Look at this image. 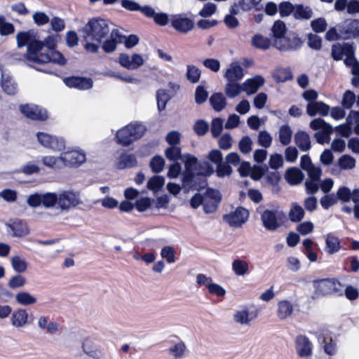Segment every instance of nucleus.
<instances>
[{
    "label": "nucleus",
    "mask_w": 359,
    "mask_h": 359,
    "mask_svg": "<svg viewBox=\"0 0 359 359\" xmlns=\"http://www.w3.org/2000/svg\"><path fill=\"white\" fill-rule=\"evenodd\" d=\"M57 35L48 36L43 41L36 40L33 32H20L16 36L18 47L27 45V59L36 63H66L63 55L55 49Z\"/></svg>",
    "instance_id": "obj_1"
},
{
    "label": "nucleus",
    "mask_w": 359,
    "mask_h": 359,
    "mask_svg": "<svg viewBox=\"0 0 359 359\" xmlns=\"http://www.w3.org/2000/svg\"><path fill=\"white\" fill-rule=\"evenodd\" d=\"M182 161L184 163L185 166V171L182 177L184 188L189 190L205 187L206 182L204 177L212 174L214 168L205 163V165L207 168L205 170L196 172L198 165V160L196 157L190 154H184Z\"/></svg>",
    "instance_id": "obj_2"
},
{
    "label": "nucleus",
    "mask_w": 359,
    "mask_h": 359,
    "mask_svg": "<svg viewBox=\"0 0 359 359\" xmlns=\"http://www.w3.org/2000/svg\"><path fill=\"white\" fill-rule=\"evenodd\" d=\"M109 32L110 26L107 20L91 19L82 29L85 49L90 53H96L99 49V45L92 41L100 42Z\"/></svg>",
    "instance_id": "obj_3"
},
{
    "label": "nucleus",
    "mask_w": 359,
    "mask_h": 359,
    "mask_svg": "<svg viewBox=\"0 0 359 359\" xmlns=\"http://www.w3.org/2000/svg\"><path fill=\"white\" fill-rule=\"evenodd\" d=\"M51 208L57 207L62 211H67L82 203L79 193L69 190L59 193L51 192Z\"/></svg>",
    "instance_id": "obj_4"
},
{
    "label": "nucleus",
    "mask_w": 359,
    "mask_h": 359,
    "mask_svg": "<svg viewBox=\"0 0 359 359\" xmlns=\"http://www.w3.org/2000/svg\"><path fill=\"white\" fill-rule=\"evenodd\" d=\"M143 124L130 123L116 132V137L118 142L123 146H128L134 141L141 138L145 132Z\"/></svg>",
    "instance_id": "obj_5"
},
{
    "label": "nucleus",
    "mask_w": 359,
    "mask_h": 359,
    "mask_svg": "<svg viewBox=\"0 0 359 359\" xmlns=\"http://www.w3.org/2000/svg\"><path fill=\"white\" fill-rule=\"evenodd\" d=\"M284 214L278 209H266L261 215L263 226L269 231H276L280 226Z\"/></svg>",
    "instance_id": "obj_6"
},
{
    "label": "nucleus",
    "mask_w": 359,
    "mask_h": 359,
    "mask_svg": "<svg viewBox=\"0 0 359 359\" xmlns=\"http://www.w3.org/2000/svg\"><path fill=\"white\" fill-rule=\"evenodd\" d=\"M302 41L294 33H287L273 41L274 46L283 51L294 50L301 47Z\"/></svg>",
    "instance_id": "obj_7"
},
{
    "label": "nucleus",
    "mask_w": 359,
    "mask_h": 359,
    "mask_svg": "<svg viewBox=\"0 0 359 359\" xmlns=\"http://www.w3.org/2000/svg\"><path fill=\"white\" fill-rule=\"evenodd\" d=\"M36 137L39 144L54 151H60L65 147L62 138L43 132L37 133Z\"/></svg>",
    "instance_id": "obj_8"
},
{
    "label": "nucleus",
    "mask_w": 359,
    "mask_h": 359,
    "mask_svg": "<svg viewBox=\"0 0 359 359\" xmlns=\"http://www.w3.org/2000/svg\"><path fill=\"white\" fill-rule=\"evenodd\" d=\"M258 311L250 309L245 306L234 312L233 320L234 323L241 326L249 327L255 321L258 317Z\"/></svg>",
    "instance_id": "obj_9"
},
{
    "label": "nucleus",
    "mask_w": 359,
    "mask_h": 359,
    "mask_svg": "<svg viewBox=\"0 0 359 359\" xmlns=\"http://www.w3.org/2000/svg\"><path fill=\"white\" fill-rule=\"evenodd\" d=\"M249 217V212L245 208L239 207L234 211L223 216V219L230 226L238 228L241 227L247 221Z\"/></svg>",
    "instance_id": "obj_10"
},
{
    "label": "nucleus",
    "mask_w": 359,
    "mask_h": 359,
    "mask_svg": "<svg viewBox=\"0 0 359 359\" xmlns=\"http://www.w3.org/2000/svg\"><path fill=\"white\" fill-rule=\"evenodd\" d=\"M63 165L78 166L83 163L86 160V154L81 149L68 150L62 153Z\"/></svg>",
    "instance_id": "obj_11"
},
{
    "label": "nucleus",
    "mask_w": 359,
    "mask_h": 359,
    "mask_svg": "<svg viewBox=\"0 0 359 359\" xmlns=\"http://www.w3.org/2000/svg\"><path fill=\"white\" fill-rule=\"evenodd\" d=\"M301 167L308 173L309 178L305 182V187L307 194L314 193V165L311 158L304 155L301 158Z\"/></svg>",
    "instance_id": "obj_12"
},
{
    "label": "nucleus",
    "mask_w": 359,
    "mask_h": 359,
    "mask_svg": "<svg viewBox=\"0 0 359 359\" xmlns=\"http://www.w3.org/2000/svg\"><path fill=\"white\" fill-rule=\"evenodd\" d=\"M295 350L297 355L302 358L311 357L313 352L312 342L304 335H299L294 341Z\"/></svg>",
    "instance_id": "obj_13"
},
{
    "label": "nucleus",
    "mask_w": 359,
    "mask_h": 359,
    "mask_svg": "<svg viewBox=\"0 0 359 359\" xmlns=\"http://www.w3.org/2000/svg\"><path fill=\"white\" fill-rule=\"evenodd\" d=\"M20 111L26 117L33 120L43 121L48 117L46 110L35 104H22L20 106Z\"/></svg>",
    "instance_id": "obj_14"
},
{
    "label": "nucleus",
    "mask_w": 359,
    "mask_h": 359,
    "mask_svg": "<svg viewBox=\"0 0 359 359\" xmlns=\"http://www.w3.org/2000/svg\"><path fill=\"white\" fill-rule=\"evenodd\" d=\"M295 311L294 304L287 299H281L278 302L276 306V316L280 320H285L291 318Z\"/></svg>",
    "instance_id": "obj_15"
},
{
    "label": "nucleus",
    "mask_w": 359,
    "mask_h": 359,
    "mask_svg": "<svg viewBox=\"0 0 359 359\" xmlns=\"http://www.w3.org/2000/svg\"><path fill=\"white\" fill-rule=\"evenodd\" d=\"M119 64L127 69H136L143 65L144 60L140 54L135 53L132 56L121 53L118 57Z\"/></svg>",
    "instance_id": "obj_16"
},
{
    "label": "nucleus",
    "mask_w": 359,
    "mask_h": 359,
    "mask_svg": "<svg viewBox=\"0 0 359 359\" xmlns=\"http://www.w3.org/2000/svg\"><path fill=\"white\" fill-rule=\"evenodd\" d=\"M318 293L321 295L336 294L340 290V283L334 279H325L316 282Z\"/></svg>",
    "instance_id": "obj_17"
},
{
    "label": "nucleus",
    "mask_w": 359,
    "mask_h": 359,
    "mask_svg": "<svg viewBox=\"0 0 359 359\" xmlns=\"http://www.w3.org/2000/svg\"><path fill=\"white\" fill-rule=\"evenodd\" d=\"M172 26L179 32L187 33L194 27L192 20L189 19L185 14L173 15L171 18Z\"/></svg>",
    "instance_id": "obj_18"
},
{
    "label": "nucleus",
    "mask_w": 359,
    "mask_h": 359,
    "mask_svg": "<svg viewBox=\"0 0 359 359\" xmlns=\"http://www.w3.org/2000/svg\"><path fill=\"white\" fill-rule=\"evenodd\" d=\"M10 322L11 325L20 329L25 327L29 324V313L24 308H18L11 314Z\"/></svg>",
    "instance_id": "obj_19"
},
{
    "label": "nucleus",
    "mask_w": 359,
    "mask_h": 359,
    "mask_svg": "<svg viewBox=\"0 0 359 359\" xmlns=\"http://www.w3.org/2000/svg\"><path fill=\"white\" fill-rule=\"evenodd\" d=\"M316 137L318 142L320 144H325L329 142L330 135L332 133V129L330 125L327 124L322 119H316Z\"/></svg>",
    "instance_id": "obj_20"
},
{
    "label": "nucleus",
    "mask_w": 359,
    "mask_h": 359,
    "mask_svg": "<svg viewBox=\"0 0 359 359\" xmlns=\"http://www.w3.org/2000/svg\"><path fill=\"white\" fill-rule=\"evenodd\" d=\"M332 54L335 60L348 59L353 56V48L351 44L346 43L334 44Z\"/></svg>",
    "instance_id": "obj_21"
},
{
    "label": "nucleus",
    "mask_w": 359,
    "mask_h": 359,
    "mask_svg": "<svg viewBox=\"0 0 359 359\" xmlns=\"http://www.w3.org/2000/svg\"><path fill=\"white\" fill-rule=\"evenodd\" d=\"M359 120V112L356 111H351L345 123L339 125L336 128V130L338 133L343 137H347L352 133V126L354 122H357Z\"/></svg>",
    "instance_id": "obj_22"
},
{
    "label": "nucleus",
    "mask_w": 359,
    "mask_h": 359,
    "mask_svg": "<svg viewBox=\"0 0 359 359\" xmlns=\"http://www.w3.org/2000/svg\"><path fill=\"white\" fill-rule=\"evenodd\" d=\"M51 192L46 193L44 194H32L27 198V203L33 208H36L42 205L46 208H51Z\"/></svg>",
    "instance_id": "obj_23"
},
{
    "label": "nucleus",
    "mask_w": 359,
    "mask_h": 359,
    "mask_svg": "<svg viewBox=\"0 0 359 359\" xmlns=\"http://www.w3.org/2000/svg\"><path fill=\"white\" fill-rule=\"evenodd\" d=\"M65 83L70 87L75 88L79 90H85L90 89L93 86L91 79L83 77H70L64 79Z\"/></svg>",
    "instance_id": "obj_24"
},
{
    "label": "nucleus",
    "mask_w": 359,
    "mask_h": 359,
    "mask_svg": "<svg viewBox=\"0 0 359 359\" xmlns=\"http://www.w3.org/2000/svg\"><path fill=\"white\" fill-rule=\"evenodd\" d=\"M0 84L3 91L7 95H13L18 90V84L12 76L8 73L4 72V71L1 74Z\"/></svg>",
    "instance_id": "obj_25"
},
{
    "label": "nucleus",
    "mask_w": 359,
    "mask_h": 359,
    "mask_svg": "<svg viewBox=\"0 0 359 359\" xmlns=\"http://www.w3.org/2000/svg\"><path fill=\"white\" fill-rule=\"evenodd\" d=\"M83 351L89 357L93 359H100L103 352L95 341L90 339H86L82 343Z\"/></svg>",
    "instance_id": "obj_26"
},
{
    "label": "nucleus",
    "mask_w": 359,
    "mask_h": 359,
    "mask_svg": "<svg viewBox=\"0 0 359 359\" xmlns=\"http://www.w3.org/2000/svg\"><path fill=\"white\" fill-rule=\"evenodd\" d=\"M244 76L243 69L238 62H232L226 69L224 78L227 81H238Z\"/></svg>",
    "instance_id": "obj_27"
},
{
    "label": "nucleus",
    "mask_w": 359,
    "mask_h": 359,
    "mask_svg": "<svg viewBox=\"0 0 359 359\" xmlns=\"http://www.w3.org/2000/svg\"><path fill=\"white\" fill-rule=\"evenodd\" d=\"M264 84V79L261 76H255L245 80L243 83V91L247 95L255 93Z\"/></svg>",
    "instance_id": "obj_28"
},
{
    "label": "nucleus",
    "mask_w": 359,
    "mask_h": 359,
    "mask_svg": "<svg viewBox=\"0 0 359 359\" xmlns=\"http://www.w3.org/2000/svg\"><path fill=\"white\" fill-rule=\"evenodd\" d=\"M37 326L50 334H56L60 330V325L55 321L50 320L47 316H40L37 319Z\"/></svg>",
    "instance_id": "obj_29"
},
{
    "label": "nucleus",
    "mask_w": 359,
    "mask_h": 359,
    "mask_svg": "<svg viewBox=\"0 0 359 359\" xmlns=\"http://www.w3.org/2000/svg\"><path fill=\"white\" fill-rule=\"evenodd\" d=\"M123 36L118 31L113 30L111 32L110 39L106 40L102 46L103 50L107 53H111L116 50L118 43L123 42Z\"/></svg>",
    "instance_id": "obj_30"
},
{
    "label": "nucleus",
    "mask_w": 359,
    "mask_h": 359,
    "mask_svg": "<svg viewBox=\"0 0 359 359\" xmlns=\"http://www.w3.org/2000/svg\"><path fill=\"white\" fill-rule=\"evenodd\" d=\"M15 300L17 304L22 306H32L37 302V298L34 295L24 290L16 293Z\"/></svg>",
    "instance_id": "obj_31"
},
{
    "label": "nucleus",
    "mask_w": 359,
    "mask_h": 359,
    "mask_svg": "<svg viewBox=\"0 0 359 359\" xmlns=\"http://www.w3.org/2000/svg\"><path fill=\"white\" fill-rule=\"evenodd\" d=\"M319 341L325 353L332 355L337 353V343L329 334L322 335Z\"/></svg>",
    "instance_id": "obj_32"
},
{
    "label": "nucleus",
    "mask_w": 359,
    "mask_h": 359,
    "mask_svg": "<svg viewBox=\"0 0 359 359\" xmlns=\"http://www.w3.org/2000/svg\"><path fill=\"white\" fill-rule=\"evenodd\" d=\"M8 226L12 231V236L15 237H22L29 232L27 224L21 220L13 221Z\"/></svg>",
    "instance_id": "obj_33"
},
{
    "label": "nucleus",
    "mask_w": 359,
    "mask_h": 359,
    "mask_svg": "<svg viewBox=\"0 0 359 359\" xmlns=\"http://www.w3.org/2000/svg\"><path fill=\"white\" fill-rule=\"evenodd\" d=\"M320 170L316 168V191L318 189L323 193H328L334 186V181L331 178L319 179L317 177Z\"/></svg>",
    "instance_id": "obj_34"
},
{
    "label": "nucleus",
    "mask_w": 359,
    "mask_h": 359,
    "mask_svg": "<svg viewBox=\"0 0 359 359\" xmlns=\"http://www.w3.org/2000/svg\"><path fill=\"white\" fill-rule=\"evenodd\" d=\"M243 91V84L237 81H227L224 87V92L229 98H234L238 96Z\"/></svg>",
    "instance_id": "obj_35"
},
{
    "label": "nucleus",
    "mask_w": 359,
    "mask_h": 359,
    "mask_svg": "<svg viewBox=\"0 0 359 359\" xmlns=\"http://www.w3.org/2000/svg\"><path fill=\"white\" fill-rule=\"evenodd\" d=\"M41 162L46 167L51 169H60L64 167L62 154L60 156H44L41 157Z\"/></svg>",
    "instance_id": "obj_36"
},
{
    "label": "nucleus",
    "mask_w": 359,
    "mask_h": 359,
    "mask_svg": "<svg viewBox=\"0 0 359 359\" xmlns=\"http://www.w3.org/2000/svg\"><path fill=\"white\" fill-rule=\"evenodd\" d=\"M285 177L290 184L297 185L302 181L304 175L299 169L291 168L286 171Z\"/></svg>",
    "instance_id": "obj_37"
},
{
    "label": "nucleus",
    "mask_w": 359,
    "mask_h": 359,
    "mask_svg": "<svg viewBox=\"0 0 359 359\" xmlns=\"http://www.w3.org/2000/svg\"><path fill=\"white\" fill-rule=\"evenodd\" d=\"M136 163L137 161L134 155L122 154L117 160L116 167L121 170L133 167Z\"/></svg>",
    "instance_id": "obj_38"
},
{
    "label": "nucleus",
    "mask_w": 359,
    "mask_h": 359,
    "mask_svg": "<svg viewBox=\"0 0 359 359\" xmlns=\"http://www.w3.org/2000/svg\"><path fill=\"white\" fill-rule=\"evenodd\" d=\"M294 140L302 151H307L311 148V141L309 135L304 131H299L294 135Z\"/></svg>",
    "instance_id": "obj_39"
},
{
    "label": "nucleus",
    "mask_w": 359,
    "mask_h": 359,
    "mask_svg": "<svg viewBox=\"0 0 359 359\" xmlns=\"http://www.w3.org/2000/svg\"><path fill=\"white\" fill-rule=\"evenodd\" d=\"M304 210L297 203H292L288 213L289 219L292 222H298L303 219Z\"/></svg>",
    "instance_id": "obj_40"
},
{
    "label": "nucleus",
    "mask_w": 359,
    "mask_h": 359,
    "mask_svg": "<svg viewBox=\"0 0 359 359\" xmlns=\"http://www.w3.org/2000/svg\"><path fill=\"white\" fill-rule=\"evenodd\" d=\"M340 249V241L337 237L329 234L325 238V250L327 253L332 255L337 252Z\"/></svg>",
    "instance_id": "obj_41"
},
{
    "label": "nucleus",
    "mask_w": 359,
    "mask_h": 359,
    "mask_svg": "<svg viewBox=\"0 0 359 359\" xmlns=\"http://www.w3.org/2000/svg\"><path fill=\"white\" fill-rule=\"evenodd\" d=\"M11 264L13 269L18 273H25L27 270L28 264L27 261L19 255L13 256L11 258Z\"/></svg>",
    "instance_id": "obj_42"
},
{
    "label": "nucleus",
    "mask_w": 359,
    "mask_h": 359,
    "mask_svg": "<svg viewBox=\"0 0 359 359\" xmlns=\"http://www.w3.org/2000/svg\"><path fill=\"white\" fill-rule=\"evenodd\" d=\"M252 45L259 49L266 50L268 49L271 44V40L260 34H255L251 41Z\"/></svg>",
    "instance_id": "obj_43"
},
{
    "label": "nucleus",
    "mask_w": 359,
    "mask_h": 359,
    "mask_svg": "<svg viewBox=\"0 0 359 359\" xmlns=\"http://www.w3.org/2000/svg\"><path fill=\"white\" fill-rule=\"evenodd\" d=\"M292 130L289 125L285 124L280 127L278 131L279 141L283 145H287L292 140Z\"/></svg>",
    "instance_id": "obj_44"
},
{
    "label": "nucleus",
    "mask_w": 359,
    "mask_h": 359,
    "mask_svg": "<svg viewBox=\"0 0 359 359\" xmlns=\"http://www.w3.org/2000/svg\"><path fill=\"white\" fill-rule=\"evenodd\" d=\"M232 269L236 275L243 276L248 273L249 265L245 261L238 259L232 262Z\"/></svg>",
    "instance_id": "obj_45"
},
{
    "label": "nucleus",
    "mask_w": 359,
    "mask_h": 359,
    "mask_svg": "<svg viewBox=\"0 0 359 359\" xmlns=\"http://www.w3.org/2000/svg\"><path fill=\"white\" fill-rule=\"evenodd\" d=\"M273 78L278 82H285L288 80H291L292 78V74L290 68L281 67L276 69L273 72Z\"/></svg>",
    "instance_id": "obj_46"
},
{
    "label": "nucleus",
    "mask_w": 359,
    "mask_h": 359,
    "mask_svg": "<svg viewBox=\"0 0 359 359\" xmlns=\"http://www.w3.org/2000/svg\"><path fill=\"white\" fill-rule=\"evenodd\" d=\"M210 102L213 109L217 111H220L226 107V99L222 93H215L210 98Z\"/></svg>",
    "instance_id": "obj_47"
},
{
    "label": "nucleus",
    "mask_w": 359,
    "mask_h": 359,
    "mask_svg": "<svg viewBox=\"0 0 359 359\" xmlns=\"http://www.w3.org/2000/svg\"><path fill=\"white\" fill-rule=\"evenodd\" d=\"M165 183V179L162 176L155 175L149 179L147 182V188L154 193L158 192Z\"/></svg>",
    "instance_id": "obj_48"
},
{
    "label": "nucleus",
    "mask_w": 359,
    "mask_h": 359,
    "mask_svg": "<svg viewBox=\"0 0 359 359\" xmlns=\"http://www.w3.org/2000/svg\"><path fill=\"white\" fill-rule=\"evenodd\" d=\"M313 14L311 8L308 6H304L302 5H297L295 6L294 11V17L296 19H309L311 18Z\"/></svg>",
    "instance_id": "obj_49"
},
{
    "label": "nucleus",
    "mask_w": 359,
    "mask_h": 359,
    "mask_svg": "<svg viewBox=\"0 0 359 359\" xmlns=\"http://www.w3.org/2000/svg\"><path fill=\"white\" fill-rule=\"evenodd\" d=\"M338 164L341 170H352L355 167V159L349 155H343L338 160Z\"/></svg>",
    "instance_id": "obj_50"
},
{
    "label": "nucleus",
    "mask_w": 359,
    "mask_h": 359,
    "mask_svg": "<svg viewBox=\"0 0 359 359\" xmlns=\"http://www.w3.org/2000/svg\"><path fill=\"white\" fill-rule=\"evenodd\" d=\"M186 351V345L184 342L180 341L172 346L169 348L170 354L174 357L175 359H181L184 357Z\"/></svg>",
    "instance_id": "obj_51"
},
{
    "label": "nucleus",
    "mask_w": 359,
    "mask_h": 359,
    "mask_svg": "<svg viewBox=\"0 0 359 359\" xmlns=\"http://www.w3.org/2000/svg\"><path fill=\"white\" fill-rule=\"evenodd\" d=\"M352 191L346 186L339 187L336 192L337 200L343 203H347L351 200Z\"/></svg>",
    "instance_id": "obj_52"
},
{
    "label": "nucleus",
    "mask_w": 359,
    "mask_h": 359,
    "mask_svg": "<svg viewBox=\"0 0 359 359\" xmlns=\"http://www.w3.org/2000/svg\"><path fill=\"white\" fill-rule=\"evenodd\" d=\"M157 105L159 111L165 108L166 104L170 100V96L166 90L160 89L156 93Z\"/></svg>",
    "instance_id": "obj_53"
},
{
    "label": "nucleus",
    "mask_w": 359,
    "mask_h": 359,
    "mask_svg": "<svg viewBox=\"0 0 359 359\" xmlns=\"http://www.w3.org/2000/svg\"><path fill=\"white\" fill-rule=\"evenodd\" d=\"M303 97L308 102L307 104V114L313 116H314V90H306L303 93Z\"/></svg>",
    "instance_id": "obj_54"
},
{
    "label": "nucleus",
    "mask_w": 359,
    "mask_h": 359,
    "mask_svg": "<svg viewBox=\"0 0 359 359\" xmlns=\"http://www.w3.org/2000/svg\"><path fill=\"white\" fill-rule=\"evenodd\" d=\"M166 158L170 161H177L181 159L183 156L181 155V149L178 146H170L165 151Z\"/></svg>",
    "instance_id": "obj_55"
},
{
    "label": "nucleus",
    "mask_w": 359,
    "mask_h": 359,
    "mask_svg": "<svg viewBox=\"0 0 359 359\" xmlns=\"http://www.w3.org/2000/svg\"><path fill=\"white\" fill-rule=\"evenodd\" d=\"M200 76L201 71L197 67L191 65H187V78L189 81L191 83H197Z\"/></svg>",
    "instance_id": "obj_56"
},
{
    "label": "nucleus",
    "mask_w": 359,
    "mask_h": 359,
    "mask_svg": "<svg viewBox=\"0 0 359 359\" xmlns=\"http://www.w3.org/2000/svg\"><path fill=\"white\" fill-rule=\"evenodd\" d=\"M25 284V278L20 274L13 276L9 279L8 282V286L11 289L20 288L22 287Z\"/></svg>",
    "instance_id": "obj_57"
},
{
    "label": "nucleus",
    "mask_w": 359,
    "mask_h": 359,
    "mask_svg": "<svg viewBox=\"0 0 359 359\" xmlns=\"http://www.w3.org/2000/svg\"><path fill=\"white\" fill-rule=\"evenodd\" d=\"M175 251L171 246H165L161 251V256L165 259L168 264H172L175 262Z\"/></svg>",
    "instance_id": "obj_58"
},
{
    "label": "nucleus",
    "mask_w": 359,
    "mask_h": 359,
    "mask_svg": "<svg viewBox=\"0 0 359 359\" xmlns=\"http://www.w3.org/2000/svg\"><path fill=\"white\" fill-rule=\"evenodd\" d=\"M273 41L278 37L286 34V27L284 22L278 20L276 21L272 27Z\"/></svg>",
    "instance_id": "obj_59"
},
{
    "label": "nucleus",
    "mask_w": 359,
    "mask_h": 359,
    "mask_svg": "<svg viewBox=\"0 0 359 359\" xmlns=\"http://www.w3.org/2000/svg\"><path fill=\"white\" fill-rule=\"evenodd\" d=\"M273 138L271 135L266 130H262L259 133L258 142L259 145L264 148H269L272 143Z\"/></svg>",
    "instance_id": "obj_60"
},
{
    "label": "nucleus",
    "mask_w": 359,
    "mask_h": 359,
    "mask_svg": "<svg viewBox=\"0 0 359 359\" xmlns=\"http://www.w3.org/2000/svg\"><path fill=\"white\" fill-rule=\"evenodd\" d=\"M240 151L243 154H248L252 149V140L248 136L243 137L238 144Z\"/></svg>",
    "instance_id": "obj_61"
},
{
    "label": "nucleus",
    "mask_w": 359,
    "mask_h": 359,
    "mask_svg": "<svg viewBox=\"0 0 359 359\" xmlns=\"http://www.w3.org/2000/svg\"><path fill=\"white\" fill-rule=\"evenodd\" d=\"M165 165V161L161 156L154 157L150 162V167L154 172H161Z\"/></svg>",
    "instance_id": "obj_62"
},
{
    "label": "nucleus",
    "mask_w": 359,
    "mask_h": 359,
    "mask_svg": "<svg viewBox=\"0 0 359 359\" xmlns=\"http://www.w3.org/2000/svg\"><path fill=\"white\" fill-rule=\"evenodd\" d=\"M217 11V6L212 3L205 4L202 9L199 11V15L203 18H208L212 16Z\"/></svg>",
    "instance_id": "obj_63"
},
{
    "label": "nucleus",
    "mask_w": 359,
    "mask_h": 359,
    "mask_svg": "<svg viewBox=\"0 0 359 359\" xmlns=\"http://www.w3.org/2000/svg\"><path fill=\"white\" fill-rule=\"evenodd\" d=\"M355 102V96L354 93L350 90L344 93L341 100L342 106L346 109H350Z\"/></svg>",
    "instance_id": "obj_64"
}]
</instances>
